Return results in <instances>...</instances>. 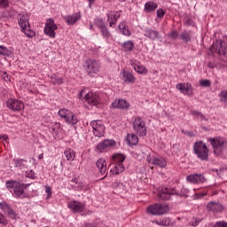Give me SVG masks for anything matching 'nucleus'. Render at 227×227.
<instances>
[{
	"label": "nucleus",
	"instance_id": "obj_1",
	"mask_svg": "<svg viewBox=\"0 0 227 227\" xmlns=\"http://www.w3.org/2000/svg\"><path fill=\"white\" fill-rule=\"evenodd\" d=\"M18 24L20 27H21L22 33L28 36V38H33L35 33V31L31 30V26L29 25V14L27 12H20L17 16Z\"/></svg>",
	"mask_w": 227,
	"mask_h": 227
},
{
	"label": "nucleus",
	"instance_id": "obj_2",
	"mask_svg": "<svg viewBox=\"0 0 227 227\" xmlns=\"http://www.w3.org/2000/svg\"><path fill=\"white\" fill-rule=\"evenodd\" d=\"M6 188L13 193L15 198H22L26 185L22 183L12 180L6 182Z\"/></svg>",
	"mask_w": 227,
	"mask_h": 227
},
{
	"label": "nucleus",
	"instance_id": "obj_3",
	"mask_svg": "<svg viewBox=\"0 0 227 227\" xmlns=\"http://www.w3.org/2000/svg\"><path fill=\"white\" fill-rule=\"evenodd\" d=\"M112 160L114 162V167L111 169V173H113V175H120V173H123V171H125V166H123L125 155L116 153L113 155Z\"/></svg>",
	"mask_w": 227,
	"mask_h": 227
},
{
	"label": "nucleus",
	"instance_id": "obj_4",
	"mask_svg": "<svg viewBox=\"0 0 227 227\" xmlns=\"http://www.w3.org/2000/svg\"><path fill=\"white\" fill-rule=\"evenodd\" d=\"M58 114L59 118H61V120H65L66 123L68 125H77V122L79 121L77 115L67 108H61L59 110Z\"/></svg>",
	"mask_w": 227,
	"mask_h": 227
},
{
	"label": "nucleus",
	"instance_id": "obj_5",
	"mask_svg": "<svg viewBox=\"0 0 227 227\" xmlns=\"http://www.w3.org/2000/svg\"><path fill=\"white\" fill-rule=\"evenodd\" d=\"M146 212L147 214H151V215H164V214H168L169 212V206L156 203L147 207Z\"/></svg>",
	"mask_w": 227,
	"mask_h": 227
},
{
	"label": "nucleus",
	"instance_id": "obj_6",
	"mask_svg": "<svg viewBox=\"0 0 227 227\" xmlns=\"http://www.w3.org/2000/svg\"><path fill=\"white\" fill-rule=\"evenodd\" d=\"M193 152L200 160H207L208 159V148L202 141L194 143Z\"/></svg>",
	"mask_w": 227,
	"mask_h": 227
},
{
	"label": "nucleus",
	"instance_id": "obj_7",
	"mask_svg": "<svg viewBox=\"0 0 227 227\" xmlns=\"http://www.w3.org/2000/svg\"><path fill=\"white\" fill-rule=\"evenodd\" d=\"M80 98H82V102L89 104V106H98L100 104V98L97 92L90 91L84 95V90H82Z\"/></svg>",
	"mask_w": 227,
	"mask_h": 227
},
{
	"label": "nucleus",
	"instance_id": "obj_8",
	"mask_svg": "<svg viewBox=\"0 0 227 227\" xmlns=\"http://www.w3.org/2000/svg\"><path fill=\"white\" fill-rule=\"evenodd\" d=\"M133 130L137 136L145 137L146 136V122L141 117H137L133 121Z\"/></svg>",
	"mask_w": 227,
	"mask_h": 227
},
{
	"label": "nucleus",
	"instance_id": "obj_9",
	"mask_svg": "<svg viewBox=\"0 0 227 227\" xmlns=\"http://www.w3.org/2000/svg\"><path fill=\"white\" fill-rule=\"evenodd\" d=\"M86 72L89 75H95L100 72V63L95 59H89L85 62Z\"/></svg>",
	"mask_w": 227,
	"mask_h": 227
},
{
	"label": "nucleus",
	"instance_id": "obj_10",
	"mask_svg": "<svg viewBox=\"0 0 227 227\" xmlns=\"http://www.w3.org/2000/svg\"><path fill=\"white\" fill-rule=\"evenodd\" d=\"M90 127L92 128V132L96 137H104L106 127L102 123V121H92L90 122Z\"/></svg>",
	"mask_w": 227,
	"mask_h": 227
},
{
	"label": "nucleus",
	"instance_id": "obj_11",
	"mask_svg": "<svg viewBox=\"0 0 227 227\" xmlns=\"http://www.w3.org/2000/svg\"><path fill=\"white\" fill-rule=\"evenodd\" d=\"M209 143H211L215 155H221L224 145H226V139L223 137L210 138Z\"/></svg>",
	"mask_w": 227,
	"mask_h": 227
},
{
	"label": "nucleus",
	"instance_id": "obj_12",
	"mask_svg": "<svg viewBox=\"0 0 227 227\" xmlns=\"http://www.w3.org/2000/svg\"><path fill=\"white\" fill-rule=\"evenodd\" d=\"M211 51L215 52V54H219V56H226V43H224L223 40L215 41L211 46Z\"/></svg>",
	"mask_w": 227,
	"mask_h": 227
},
{
	"label": "nucleus",
	"instance_id": "obj_13",
	"mask_svg": "<svg viewBox=\"0 0 227 227\" xmlns=\"http://www.w3.org/2000/svg\"><path fill=\"white\" fill-rule=\"evenodd\" d=\"M175 194H177V192L174 188L160 187L158 190V196L160 200H170L171 196H175Z\"/></svg>",
	"mask_w": 227,
	"mask_h": 227
},
{
	"label": "nucleus",
	"instance_id": "obj_14",
	"mask_svg": "<svg viewBox=\"0 0 227 227\" xmlns=\"http://www.w3.org/2000/svg\"><path fill=\"white\" fill-rule=\"evenodd\" d=\"M56 29H58V25L54 24V20L48 19L44 27V34L50 38H56Z\"/></svg>",
	"mask_w": 227,
	"mask_h": 227
},
{
	"label": "nucleus",
	"instance_id": "obj_15",
	"mask_svg": "<svg viewBox=\"0 0 227 227\" xmlns=\"http://www.w3.org/2000/svg\"><path fill=\"white\" fill-rule=\"evenodd\" d=\"M115 145L116 141L112 139H106L98 145L97 150L99 152V153H104V152H109V150L114 148Z\"/></svg>",
	"mask_w": 227,
	"mask_h": 227
},
{
	"label": "nucleus",
	"instance_id": "obj_16",
	"mask_svg": "<svg viewBox=\"0 0 227 227\" xmlns=\"http://www.w3.org/2000/svg\"><path fill=\"white\" fill-rule=\"evenodd\" d=\"M67 207L74 214H81L82 212H84V208H86V204L77 200H71L67 203Z\"/></svg>",
	"mask_w": 227,
	"mask_h": 227
},
{
	"label": "nucleus",
	"instance_id": "obj_17",
	"mask_svg": "<svg viewBox=\"0 0 227 227\" xmlns=\"http://www.w3.org/2000/svg\"><path fill=\"white\" fill-rule=\"evenodd\" d=\"M6 106L11 111H22L24 109V103L17 98L8 99Z\"/></svg>",
	"mask_w": 227,
	"mask_h": 227
},
{
	"label": "nucleus",
	"instance_id": "obj_18",
	"mask_svg": "<svg viewBox=\"0 0 227 227\" xmlns=\"http://www.w3.org/2000/svg\"><path fill=\"white\" fill-rule=\"evenodd\" d=\"M130 65L137 74H139L140 75H146V74H148L146 67H145V66H143L141 62L137 61V59H131Z\"/></svg>",
	"mask_w": 227,
	"mask_h": 227
},
{
	"label": "nucleus",
	"instance_id": "obj_19",
	"mask_svg": "<svg viewBox=\"0 0 227 227\" xmlns=\"http://www.w3.org/2000/svg\"><path fill=\"white\" fill-rule=\"evenodd\" d=\"M207 208L209 212H213V214H221L224 210L223 204L217 201H210L207 203Z\"/></svg>",
	"mask_w": 227,
	"mask_h": 227
},
{
	"label": "nucleus",
	"instance_id": "obj_20",
	"mask_svg": "<svg viewBox=\"0 0 227 227\" xmlns=\"http://www.w3.org/2000/svg\"><path fill=\"white\" fill-rule=\"evenodd\" d=\"M176 90H179L183 95H192V85L190 83H178L176 86Z\"/></svg>",
	"mask_w": 227,
	"mask_h": 227
},
{
	"label": "nucleus",
	"instance_id": "obj_21",
	"mask_svg": "<svg viewBox=\"0 0 227 227\" xmlns=\"http://www.w3.org/2000/svg\"><path fill=\"white\" fill-rule=\"evenodd\" d=\"M144 36L149 38V40L155 41L160 38V34L159 31L154 30L153 28L146 27L144 32Z\"/></svg>",
	"mask_w": 227,
	"mask_h": 227
},
{
	"label": "nucleus",
	"instance_id": "obj_22",
	"mask_svg": "<svg viewBox=\"0 0 227 227\" xmlns=\"http://www.w3.org/2000/svg\"><path fill=\"white\" fill-rule=\"evenodd\" d=\"M112 107L114 109H129L130 107V104L129 103V101L125 100V99H115L113 103H112Z\"/></svg>",
	"mask_w": 227,
	"mask_h": 227
},
{
	"label": "nucleus",
	"instance_id": "obj_23",
	"mask_svg": "<svg viewBox=\"0 0 227 227\" xmlns=\"http://www.w3.org/2000/svg\"><path fill=\"white\" fill-rule=\"evenodd\" d=\"M107 22H109L110 27H113L116 22H118V19H120V12L110 11L106 13Z\"/></svg>",
	"mask_w": 227,
	"mask_h": 227
},
{
	"label": "nucleus",
	"instance_id": "obj_24",
	"mask_svg": "<svg viewBox=\"0 0 227 227\" xmlns=\"http://www.w3.org/2000/svg\"><path fill=\"white\" fill-rule=\"evenodd\" d=\"M186 180L190 184H203L205 182V176L201 174H192L186 176Z\"/></svg>",
	"mask_w": 227,
	"mask_h": 227
},
{
	"label": "nucleus",
	"instance_id": "obj_25",
	"mask_svg": "<svg viewBox=\"0 0 227 227\" xmlns=\"http://www.w3.org/2000/svg\"><path fill=\"white\" fill-rule=\"evenodd\" d=\"M64 20L68 26H73V24H75L76 22H78V20H81V12H75L72 15H67L64 17Z\"/></svg>",
	"mask_w": 227,
	"mask_h": 227
},
{
	"label": "nucleus",
	"instance_id": "obj_26",
	"mask_svg": "<svg viewBox=\"0 0 227 227\" xmlns=\"http://www.w3.org/2000/svg\"><path fill=\"white\" fill-rule=\"evenodd\" d=\"M0 208L11 219H15V217H17V214H15V211H13V209H12V207L10 206H8V204H6L4 202L0 203Z\"/></svg>",
	"mask_w": 227,
	"mask_h": 227
},
{
	"label": "nucleus",
	"instance_id": "obj_27",
	"mask_svg": "<svg viewBox=\"0 0 227 227\" xmlns=\"http://www.w3.org/2000/svg\"><path fill=\"white\" fill-rule=\"evenodd\" d=\"M121 75H122V81L128 84H134L136 82V77L127 70H122Z\"/></svg>",
	"mask_w": 227,
	"mask_h": 227
},
{
	"label": "nucleus",
	"instance_id": "obj_28",
	"mask_svg": "<svg viewBox=\"0 0 227 227\" xmlns=\"http://www.w3.org/2000/svg\"><path fill=\"white\" fill-rule=\"evenodd\" d=\"M151 164H153V166H157L158 168H166V166H168V161L164 157H153L151 159Z\"/></svg>",
	"mask_w": 227,
	"mask_h": 227
},
{
	"label": "nucleus",
	"instance_id": "obj_29",
	"mask_svg": "<svg viewBox=\"0 0 227 227\" xmlns=\"http://www.w3.org/2000/svg\"><path fill=\"white\" fill-rule=\"evenodd\" d=\"M97 168L99 169L101 175L107 173V162L104 159H98L96 162Z\"/></svg>",
	"mask_w": 227,
	"mask_h": 227
},
{
	"label": "nucleus",
	"instance_id": "obj_30",
	"mask_svg": "<svg viewBox=\"0 0 227 227\" xmlns=\"http://www.w3.org/2000/svg\"><path fill=\"white\" fill-rule=\"evenodd\" d=\"M126 141L129 146H135V145L139 143V138H137L136 134H129L127 136Z\"/></svg>",
	"mask_w": 227,
	"mask_h": 227
},
{
	"label": "nucleus",
	"instance_id": "obj_31",
	"mask_svg": "<svg viewBox=\"0 0 227 227\" xmlns=\"http://www.w3.org/2000/svg\"><path fill=\"white\" fill-rule=\"evenodd\" d=\"M134 48H135V45H134V42L132 41H126L121 44V50L124 52H132V51H134Z\"/></svg>",
	"mask_w": 227,
	"mask_h": 227
},
{
	"label": "nucleus",
	"instance_id": "obj_32",
	"mask_svg": "<svg viewBox=\"0 0 227 227\" xmlns=\"http://www.w3.org/2000/svg\"><path fill=\"white\" fill-rule=\"evenodd\" d=\"M12 164L17 169H26L27 161L25 160H13Z\"/></svg>",
	"mask_w": 227,
	"mask_h": 227
},
{
	"label": "nucleus",
	"instance_id": "obj_33",
	"mask_svg": "<svg viewBox=\"0 0 227 227\" xmlns=\"http://www.w3.org/2000/svg\"><path fill=\"white\" fill-rule=\"evenodd\" d=\"M155 10H157L156 3L150 1L145 4V12H146V13H150V12H153Z\"/></svg>",
	"mask_w": 227,
	"mask_h": 227
},
{
	"label": "nucleus",
	"instance_id": "obj_34",
	"mask_svg": "<svg viewBox=\"0 0 227 227\" xmlns=\"http://www.w3.org/2000/svg\"><path fill=\"white\" fill-rule=\"evenodd\" d=\"M179 36L180 39L184 42V43H189V42H191V32L187 30H184Z\"/></svg>",
	"mask_w": 227,
	"mask_h": 227
},
{
	"label": "nucleus",
	"instance_id": "obj_35",
	"mask_svg": "<svg viewBox=\"0 0 227 227\" xmlns=\"http://www.w3.org/2000/svg\"><path fill=\"white\" fill-rule=\"evenodd\" d=\"M119 29H120V31L122 32V35H124V36H130V35H132L130 30H129V28H127V27H125L124 21H122L119 24Z\"/></svg>",
	"mask_w": 227,
	"mask_h": 227
},
{
	"label": "nucleus",
	"instance_id": "obj_36",
	"mask_svg": "<svg viewBox=\"0 0 227 227\" xmlns=\"http://www.w3.org/2000/svg\"><path fill=\"white\" fill-rule=\"evenodd\" d=\"M64 155L67 160H74V159H75V153L72 149H66Z\"/></svg>",
	"mask_w": 227,
	"mask_h": 227
},
{
	"label": "nucleus",
	"instance_id": "obj_37",
	"mask_svg": "<svg viewBox=\"0 0 227 227\" xmlns=\"http://www.w3.org/2000/svg\"><path fill=\"white\" fill-rule=\"evenodd\" d=\"M0 54L2 56H7V58H10L13 54V52L8 50L6 47L0 45Z\"/></svg>",
	"mask_w": 227,
	"mask_h": 227
},
{
	"label": "nucleus",
	"instance_id": "obj_38",
	"mask_svg": "<svg viewBox=\"0 0 227 227\" xmlns=\"http://www.w3.org/2000/svg\"><path fill=\"white\" fill-rule=\"evenodd\" d=\"M51 84H54V85L63 84V78L56 77V75H53L51 76Z\"/></svg>",
	"mask_w": 227,
	"mask_h": 227
},
{
	"label": "nucleus",
	"instance_id": "obj_39",
	"mask_svg": "<svg viewBox=\"0 0 227 227\" xmlns=\"http://www.w3.org/2000/svg\"><path fill=\"white\" fill-rule=\"evenodd\" d=\"M203 221V218L201 217H192L190 221V224L191 226H198V224H200V223H201Z\"/></svg>",
	"mask_w": 227,
	"mask_h": 227
},
{
	"label": "nucleus",
	"instance_id": "obj_40",
	"mask_svg": "<svg viewBox=\"0 0 227 227\" xmlns=\"http://www.w3.org/2000/svg\"><path fill=\"white\" fill-rule=\"evenodd\" d=\"M219 97H220V101L227 105V90L221 91Z\"/></svg>",
	"mask_w": 227,
	"mask_h": 227
},
{
	"label": "nucleus",
	"instance_id": "obj_41",
	"mask_svg": "<svg viewBox=\"0 0 227 227\" xmlns=\"http://www.w3.org/2000/svg\"><path fill=\"white\" fill-rule=\"evenodd\" d=\"M100 31L102 36L108 40V38L111 36V33L109 32V30H107V27H106L105 28H101Z\"/></svg>",
	"mask_w": 227,
	"mask_h": 227
},
{
	"label": "nucleus",
	"instance_id": "obj_42",
	"mask_svg": "<svg viewBox=\"0 0 227 227\" xmlns=\"http://www.w3.org/2000/svg\"><path fill=\"white\" fill-rule=\"evenodd\" d=\"M168 36H169V38H171V40H176V38H178V36H180V34L178 33V31L174 30V31L168 33Z\"/></svg>",
	"mask_w": 227,
	"mask_h": 227
},
{
	"label": "nucleus",
	"instance_id": "obj_43",
	"mask_svg": "<svg viewBox=\"0 0 227 227\" xmlns=\"http://www.w3.org/2000/svg\"><path fill=\"white\" fill-rule=\"evenodd\" d=\"M160 226H171V220L169 218H164L160 220Z\"/></svg>",
	"mask_w": 227,
	"mask_h": 227
},
{
	"label": "nucleus",
	"instance_id": "obj_44",
	"mask_svg": "<svg viewBox=\"0 0 227 227\" xmlns=\"http://www.w3.org/2000/svg\"><path fill=\"white\" fill-rule=\"evenodd\" d=\"M192 114L197 118V120H203L205 118L204 115H202L201 113L198 112V111H192Z\"/></svg>",
	"mask_w": 227,
	"mask_h": 227
},
{
	"label": "nucleus",
	"instance_id": "obj_45",
	"mask_svg": "<svg viewBox=\"0 0 227 227\" xmlns=\"http://www.w3.org/2000/svg\"><path fill=\"white\" fill-rule=\"evenodd\" d=\"M10 6V1L9 0H0V8L6 9Z\"/></svg>",
	"mask_w": 227,
	"mask_h": 227
},
{
	"label": "nucleus",
	"instance_id": "obj_46",
	"mask_svg": "<svg viewBox=\"0 0 227 227\" xmlns=\"http://www.w3.org/2000/svg\"><path fill=\"white\" fill-rule=\"evenodd\" d=\"M96 26L101 30L106 27V23H104V21L102 20H97Z\"/></svg>",
	"mask_w": 227,
	"mask_h": 227
},
{
	"label": "nucleus",
	"instance_id": "obj_47",
	"mask_svg": "<svg viewBox=\"0 0 227 227\" xmlns=\"http://www.w3.org/2000/svg\"><path fill=\"white\" fill-rule=\"evenodd\" d=\"M2 77L5 81V82H10L12 81V76H10L8 73H4L2 74Z\"/></svg>",
	"mask_w": 227,
	"mask_h": 227
},
{
	"label": "nucleus",
	"instance_id": "obj_48",
	"mask_svg": "<svg viewBox=\"0 0 227 227\" xmlns=\"http://www.w3.org/2000/svg\"><path fill=\"white\" fill-rule=\"evenodd\" d=\"M200 86H203L204 88H208L210 86V81L208 80H202L200 81Z\"/></svg>",
	"mask_w": 227,
	"mask_h": 227
},
{
	"label": "nucleus",
	"instance_id": "obj_49",
	"mask_svg": "<svg viewBox=\"0 0 227 227\" xmlns=\"http://www.w3.org/2000/svg\"><path fill=\"white\" fill-rule=\"evenodd\" d=\"M213 227H227V223L224 221L216 222Z\"/></svg>",
	"mask_w": 227,
	"mask_h": 227
},
{
	"label": "nucleus",
	"instance_id": "obj_50",
	"mask_svg": "<svg viewBox=\"0 0 227 227\" xmlns=\"http://www.w3.org/2000/svg\"><path fill=\"white\" fill-rule=\"evenodd\" d=\"M0 224H8L6 217L4 216L3 213H0Z\"/></svg>",
	"mask_w": 227,
	"mask_h": 227
},
{
	"label": "nucleus",
	"instance_id": "obj_51",
	"mask_svg": "<svg viewBox=\"0 0 227 227\" xmlns=\"http://www.w3.org/2000/svg\"><path fill=\"white\" fill-rule=\"evenodd\" d=\"M162 17H164V10L158 9L157 10V18L158 19H162Z\"/></svg>",
	"mask_w": 227,
	"mask_h": 227
},
{
	"label": "nucleus",
	"instance_id": "obj_52",
	"mask_svg": "<svg viewBox=\"0 0 227 227\" xmlns=\"http://www.w3.org/2000/svg\"><path fill=\"white\" fill-rule=\"evenodd\" d=\"M0 139L6 141L8 139V135H0Z\"/></svg>",
	"mask_w": 227,
	"mask_h": 227
},
{
	"label": "nucleus",
	"instance_id": "obj_53",
	"mask_svg": "<svg viewBox=\"0 0 227 227\" xmlns=\"http://www.w3.org/2000/svg\"><path fill=\"white\" fill-rule=\"evenodd\" d=\"M87 1H88V3H89L90 8H91V5H92L93 3H95V1H97V0H87Z\"/></svg>",
	"mask_w": 227,
	"mask_h": 227
},
{
	"label": "nucleus",
	"instance_id": "obj_54",
	"mask_svg": "<svg viewBox=\"0 0 227 227\" xmlns=\"http://www.w3.org/2000/svg\"><path fill=\"white\" fill-rule=\"evenodd\" d=\"M182 132H183L184 134H186L187 136H190V137L192 136V133L191 131L185 132L184 130H182Z\"/></svg>",
	"mask_w": 227,
	"mask_h": 227
},
{
	"label": "nucleus",
	"instance_id": "obj_55",
	"mask_svg": "<svg viewBox=\"0 0 227 227\" xmlns=\"http://www.w3.org/2000/svg\"><path fill=\"white\" fill-rule=\"evenodd\" d=\"M71 182H73L74 184H79V179H77V178H73L72 180H71Z\"/></svg>",
	"mask_w": 227,
	"mask_h": 227
},
{
	"label": "nucleus",
	"instance_id": "obj_56",
	"mask_svg": "<svg viewBox=\"0 0 227 227\" xmlns=\"http://www.w3.org/2000/svg\"><path fill=\"white\" fill-rule=\"evenodd\" d=\"M200 198H203L205 196H207V192L204 193H199Z\"/></svg>",
	"mask_w": 227,
	"mask_h": 227
},
{
	"label": "nucleus",
	"instance_id": "obj_57",
	"mask_svg": "<svg viewBox=\"0 0 227 227\" xmlns=\"http://www.w3.org/2000/svg\"><path fill=\"white\" fill-rule=\"evenodd\" d=\"M155 224H158V226H160V220L154 221Z\"/></svg>",
	"mask_w": 227,
	"mask_h": 227
},
{
	"label": "nucleus",
	"instance_id": "obj_58",
	"mask_svg": "<svg viewBox=\"0 0 227 227\" xmlns=\"http://www.w3.org/2000/svg\"><path fill=\"white\" fill-rule=\"evenodd\" d=\"M207 67H209V68H214V64L213 63H208Z\"/></svg>",
	"mask_w": 227,
	"mask_h": 227
},
{
	"label": "nucleus",
	"instance_id": "obj_59",
	"mask_svg": "<svg viewBox=\"0 0 227 227\" xmlns=\"http://www.w3.org/2000/svg\"><path fill=\"white\" fill-rule=\"evenodd\" d=\"M46 192L49 194V192H51V188L50 187H47L46 188Z\"/></svg>",
	"mask_w": 227,
	"mask_h": 227
},
{
	"label": "nucleus",
	"instance_id": "obj_60",
	"mask_svg": "<svg viewBox=\"0 0 227 227\" xmlns=\"http://www.w3.org/2000/svg\"><path fill=\"white\" fill-rule=\"evenodd\" d=\"M39 159H43V154H40Z\"/></svg>",
	"mask_w": 227,
	"mask_h": 227
},
{
	"label": "nucleus",
	"instance_id": "obj_61",
	"mask_svg": "<svg viewBox=\"0 0 227 227\" xmlns=\"http://www.w3.org/2000/svg\"><path fill=\"white\" fill-rule=\"evenodd\" d=\"M127 0H119V3H125Z\"/></svg>",
	"mask_w": 227,
	"mask_h": 227
},
{
	"label": "nucleus",
	"instance_id": "obj_62",
	"mask_svg": "<svg viewBox=\"0 0 227 227\" xmlns=\"http://www.w3.org/2000/svg\"><path fill=\"white\" fill-rule=\"evenodd\" d=\"M90 29H93V25H90Z\"/></svg>",
	"mask_w": 227,
	"mask_h": 227
}]
</instances>
